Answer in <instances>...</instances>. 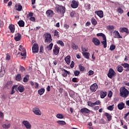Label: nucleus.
<instances>
[{"label":"nucleus","instance_id":"nucleus-12","mask_svg":"<svg viewBox=\"0 0 129 129\" xmlns=\"http://www.w3.org/2000/svg\"><path fill=\"white\" fill-rule=\"evenodd\" d=\"M80 111L82 113H89L90 112H91V113H93V111H90V110L87 109V108H82Z\"/></svg>","mask_w":129,"mask_h":129},{"label":"nucleus","instance_id":"nucleus-5","mask_svg":"<svg viewBox=\"0 0 129 129\" xmlns=\"http://www.w3.org/2000/svg\"><path fill=\"white\" fill-rule=\"evenodd\" d=\"M90 89L91 90L92 92H95V91L98 89V86L97 85V84L95 83L93 85H91Z\"/></svg>","mask_w":129,"mask_h":129},{"label":"nucleus","instance_id":"nucleus-11","mask_svg":"<svg viewBox=\"0 0 129 129\" xmlns=\"http://www.w3.org/2000/svg\"><path fill=\"white\" fill-rule=\"evenodd\" d=\"M46 15L48 18H52L54 16V11L48 10L46 12Z\"/></svg>","mask_w":129,"mask_h":129},{"label":"nucleus","instance_id":"nucleus-7","mask_svg":"<svg viewBox=\"0 0 129 129\" xmlns=\"http://www.w3.org/2000/svg\"><path fill=\"white\" fill-rule=\"evenodd\" d=\"M39 52V45L34 43L32 46V53H38Z\"/></svg>","mask_w":129,"mask_h":129},{"label":"nucleus","instance_id":"nucleus-37","mask_svg":"<svg viewBox=\"0 0 129 129\" xmlns=\"http://www.w3.org/2000/svg\"><path fill=\"white\" fill-rule=\"evenodd\" d=\"M53 43H51L46 47V49L48 50V51L52 50L53 48Z\"/></svg>","mask_w":129,"mask_h":129},{"label":"nucleus","instance_id":"nucleus-14","mask_svg":"<svg viewBox=\"0 0 129 129\" xmlns=\"http://www.w3.org/2000/svg\"><path fill=\"white\" fill-rule=\"evenodd\" d=\"M62 71H64V72H63L61 74V75L63 77H67V75H71V73H70V72L66 70V69H62Z\"/></svg>","mask_w":129,"mask_h":129},{"label":"nucleus","instance_id":"nucleus-59","mask_svg":"<svg viewBox=\"0 0 129 129\" xmlns=\"http://www.w3.org/2000/svg\"><path fill=\"white\" fill-rule=\"evenodd\" d=\"M82 50L83 52H87V51H88V48H85V47H83V46H82Z\"/></svg>","mask_w":129,"mask_h":129},{"label":"nucleus","instance_id":"nucleus-4","mask_svg":"<svg viewBox=\"0 0 129 129\" xmlns=\"http://www.w3.org/2000/svg\"><path fill=\"white\" fill-rule=\"evenodd\" d=\"M107 76L110 79H112L113 77H115V76H116V73H115L114 70L112 68H110L108 71Z\"/></svg>","mask_w":129,"mask_h":129},{"label":"nucleus","instance_id":"nucleus-20","mask_svg":"<svg viewBox=\"0 0 129 129\" xmlns=\"http://www.w3.org/2000/svg\"><path fill=\"white\" fill-rule=\"evenodd\" d=\"M122 66L124 68L125 72L129 71V64L127 63H124L121 64Z\"/></svg>","mask_w":129,"mask_h":129},{"label":"nucleus","instance_id":"nucleus-22","mask_svg":"<svg viewBox=\"0 0 129 129\" xmlns=\"http://www.w3.org/2000/svg\"><path fill=\"white\" fill-rule=\"evenodd\" d=\"M100 98H104L107 95V92H104L103 91H100Z\"/></svg>","mask_w":129,"mask_h":129},{"label":"nucleus","instance_id":"nucleus-58","mask_svg":"<svg viewBox=\"0 0 129 129\" xmlns=\"http://www.w3.org/2000/svg\"><path fill=\"white\" fill-rule=\"evenodd\" d=\"M33 16H34V13H33V12H30L29 13L28 15L27 16V18L29 17H33Z\"/></svg>","mask_w":129,"mask_h":129},{"label":"nucleus","instance_id":"nucleus-45","mask_svg":"<svg viewBox=\"0 0 129 129\" xmlns=\"http://www.w3.org/2000/svg\"><path fill=\"white\" fill-rule=\"evenodd\" d=\"M54 36L56 37L57 38H59V32L57 30H54Z\"/></svg>","mask_w":129,"mask_h":129},{"label":"nucleus","instance_id":"nucleus-48","mask_svg":"<svg viewBox=\"0 0 129 129\" xmlns=\"http://www.w3.org/2000/svg\"><path fill=\"white\" fill-rule=\"evenodd\" d=\"M100 103H101L100 101L97 100L96 102H94V106H95V105H100Z\"/></svg>","mask_w":129,"mask_h":129},{"label":"nucleus","instance_id":"nucleus-9","mask_svg":"<svg viewBox=\"0 0 129 129\" xmlns=\"http://www.w3.org/2000/svg\"><path fill=\"white\" fill-rule=\"evenodd\" d=\"M113 34L114 38L117 39H122V36H120V34H119V32H118V31L115 30Z\"/></svg>","mask_w":129,"mask_h":129},{"label":"nucleus","instance_id":"nucleus-44","mask_svg":"<svg viewBox=\"0 0 129 129\" xmlns=\"http://www.w3.org/2000/svg\"><path fill=\"white\" fill-rule=\"evenodd\" d=\"M115 45L111 44L110 46L109 50H110V51H113V50L115 49Z\"/></svg>","mask_w":129,"mask_h":129},{"label":"nucleus","instance_id":"nucleus-62","mask_svg":"<svg viewBox=\"0 0 129 129\" xmlns=\"http://www.w3.org/2000/svg\"><path fill=\"white\" fill-rule=\"evenodd\" d=\"M73 82H78V79L77 78H74L72 79Z\"/></svg>","mask_w":129,"mask_h":129},{"label":"nucleus","instance_id":"nucleus-23","mask_svg":"<svg viewBox=\"0 0 129 129\" xmlns=\"http://www.w3.org/2000/svg\"><path fill=\"white\" fill-rule=\"evenodd\" d=\"M117 107L119 110L123 109V108H125V107H124V103H123V102H121L119 103L117 105Z\"/></svg>","mask_w":129,"mask_h":129},{"label":"nucleus","instance_id":"nucleus-52","mask_svg":"<svg viewBox=\"0 0 129 129\" xmlns=\"http://www.w3.org/2000/svg\"><path fill=\"white\" fill-rule=\"evenodd\" d=\"M10 126L11 125L10 124H4L3 125V127H4V128H9V127H10Z\"/></svg>","mask_w":129,"mask_h":129},{"label":"nucleus","instance_id":"nucleus-42","mask_svg":"<svg viewBox=\"0 0 129 129\" xmlns=\"http://www.w3.org/2000/svg\"><path fill=\"white\" fill-rule=\"evenodd\" d=\"M116 11L118 13H119V14L123 13V10H122L120 7L118 8Z\"/></svg>","mask_w":129,"mask_h":129},{"label":"nucleus","instance_id":"nucleus-1","mask_svg":"<svg viewBox=\"0 0 129 129\" xmlns=\"http://www.w3.org/2000/svg\"><path fill=\"white\" fill-rule=\"evenodd\" d=\"M120 96L123 98H126L129 95V91L124 87L120 88Z\"/></svg>","mask_w":129,"mask_h":129},{"label":"nucleus","instance_id":"nucleus-27","mask_svg":"<svg viewBox=\"0 0 129 129\" xmlns=\"http://www.w3.org/2000/svg\"><path fill=\"white\" fill-rule=\"evenodd\" d=\"M103 40H104L101 41V43L102 45H103V48H106V47H107V41L106 40V39H103Z\"/></svg>","mask_w":129,"mask_h":129},{"label":"nucleus","instance_id":"nucleus-41","mask_svg":"<svg viewBox=\"0 0 129 129\" xmlns=\"http://www.w3.org/2000/svg\"><path fill=\"white\" fill-rule=\"evenodd\" d=\"M56 117L57 118H60V119L64 118V115H63V114L58 113L56 115Z\"/></svg>","mask_w":129,"mask_h":129},{"label":"nucleus","instance_id":"nucleus-16","mask_svg":"<svg viewBox=\"0 0 129 129\" xmlns=\"http://www.w3.org/2000/svg\"><path fill=\"white\" fill-rule=\"evenodd\" d=\"M64 61L68 65H70V63H71V56L70 55L67 56L64 58Z\"/></svg>","mask_w":129,"mask_h":129},{"label":"nucleus","instance_id":"nucleus-3","mask_svg":"<svg viewBox=\"0 0 129 129\" xmlns=\"http://www.w3.org/2000/svg\"><path fill=\"white\" fill-rule=\"evenodd\" d=\"M43 36L45 39L44 40L45 43H47V44H50V43L52 42L53 39H52V36H51V34L46 33L43 35Z\"/></svg>","mask_w":129,"mask_h":129},{"label":"nucleus","instance_id":"nucleus-60","mask_svg":"<svg viewBox=\"0 0 129 129\" xmlns=\"http://www.w3.org/2000/svg\"><path fill=\"white\" fill-rule=\"evenodd\" d=\"M74 65H75V63L74 62V61H72L71 64H70L71 68H74Z\"/></svg>","mask_w":129,"mask_h":129},{"label":"nucleus","instance_id":"nucleus-31","mask_svg":"<svg viewBox=\"0 0 129 129\" xmlns=\"http://www.w3.org/2000/svg\"><path fill=\"white\" fill-rule=\"evenodd\" d=\"M83 55L86 59H89V56H90V53L88 52H83Z\"/></svg>","mask_w":129,"mask_h":129},{"label":"nucleus","instance_id":"nucleus-2","mask_svg":"<svg viewBox=\"0 0 129 129\" xmlns=\"http://www.w3.org/2000/svg\"><path fill=\"white\" fill-rule=\"evenodd\" d=\"M55 10L58 14H60V15H61V17H64V14H65V12L66 11L65 7L57 5L55 7Z\"/></svg>","mask_w":129,"mask_h":129},{"label":"nucleus","instance_id":"nucleus-40","mask_svg":"<svg viewBox=\"0 0 129 129\" xmlns=\"http://www.w3.org/2000/svg\"><path fill=\"white\" fill-rule=\"evenodd\" d=\"M114 105H110L109 106L107 107V109H108V110H110V111H112V110H113L114 109V107L113 106Z\"/></svg>","mask_w":129,"mask_h":129},{"label":"nucleus","instance_id":"nucleus-56","mask_svg":"<svg viewBox=\"0 0 129 129\" xmlns=\"http://www.w3.org/2000/svg\"><path fill=\"white\" fill-rule=\"evenodd\" d=\"M94 74V72H93L92 70H90L88 72V76H91V75H93Z\"/></svg>","mask_w":129,"mask_h":129},{"label":"nucleus","instance_id":"nucleus-33","mask_svg":"<svg viewBox=\"0 0 129 129\" xmlns=\"http://www.w3.org/2000/svg\"><path fill=\"white\" fill-rule=\"evenodd\" d=\"M91 23L93 26H96L97 25V21L94 18L91 19Z\"/></svg>","mask_w":129,"mask_h":129},{"label":"nucleus","instance_id":"nucleus-26","mask_svg":"<svg viewBox=\"0 0 129 129\" xmlns=\"http://www.w3.org/2000/svg\"><path fill=\"white\" fill-rule=\"evenodd\" d=\"M116 70L118 72H119V73H121V72L123 71V68L121 66L118 65L116 67Z\"/></svg>","mask_w":129,"mask_h":129},{"label":"nucleus","instance_id":"nucleus-17","mask_svg":"<svg viewBox=\"0 0 129 129\" xmlns=\"http://www.w3.org/2000/svg\"><path fill=\"white\" fill-rule=\"evenodd\" d=\"M9 30H10L11 33L14 34L15 33V31L16 30V28L15 27V25L14 24H11L9 26Z\"/></svg>","mask_w":129,"mask_h":129},{"label":"nucleus","instance_id":"nucleus-50","mask_svg":"<svg viewBox=\"0 0 129 129\" xmlns=\"http://www.w3.org/2000/svg\"><path fill=\"white\" fill-rule=\"evenodd\" d=\"M6 60H8V61H10L11 60V55H10L9 53L6 54Z\"/></svg>","mask_w":129,"mask_h":129},{"label":"nucleus","instance_id":"nucleus-49","mask_svg":"<svg viewBox=\"0 0 129 129\" xmlns=\"http://www.w3.org/2000/svg\"><path fill=\"white\" fill-rule=\"evenodd\" d=\"M79 68L80 69V71L82 72L84 71V69H85V68H84V67L82 66V64H80L79 66Z\"/></svg>","mask_w":129,"mask_h":129},{"label":"nucleus","instance_id":"nucleus-51","mask_svg":"<svg viewBox=\"0 0 129 129\" xmlns=\"http://www.w3.org/2000/svg\"><path fill=\"white\" fill-rule=\"evenodd\" d=\"M22 9H23V7L22 6V5H19L18 6V8H17V10L19 12H21V11H22Z\"/></svg>","mask_w":129,"mask_h":129},{"label":"nucleus","instance_id":"nucleus-46","mask_svg":"<svg viewBox=\"0 0 129 129\" xmlns=\"http://www.w3.org/2000/svg\"><path fill=\"white\" fill-rule=\"evenodd\" d=\"M87 104L88 106H90L91 107H93V106H94V103L92 102L91 101H88Z\"/></svg>","mask_w":129,"mask_h":129},{"label":"nucleus","instance_id":"nucleus-24","mask_svg":"<svg viewBox=\"0 0 129 129\" xmlns=\"http://www.w3.org/2000/svg\"><path fill=\"white\" fill-rule=\"evenodd\" d=\"M120 32H121V33H126V34H129L128 29L126 27L121 28Z\"/></svg>","mask_w":129,"mask_h":129},{"label":"nucleus","instance_id":"nucleus-6","mask_svg":"<svg viewBox=\"0 0 129 129\" xmlns=\"http://www.w3.org/2000/svg\"><path fill=\"white\" fill-rule=\"evenodd\" d=\"M32 111L36 115H41L42 114V112H41V110H40V108L37 107L33 108Z\"/></svg>","mask_w":129,"mask_h":129},{"label":"nucleus","instance_id":"nucleus-28","mask_svg":"<svg viewBox=\"0 0 129 129\" xmlns=\"http://www.w3.org/2000/svg\"><path fill=\"white\" fill-rule=\"evenodd\" d=\"M17 87H18V85L13 86L12 87V91L10 93V94H11V95H13V94H14V93H16V91L14 90V89H15L17 91H18V90L17 89Z\"/></svg>","mask_w":129,"mask_h":129},{"label":"nucleus","instance_id":"nucleus-39","mask_svg":"<svg viewBox=\"0 0 129 129\" xmlns=\"http://www.w3.org/2000/svg\"><path fill=\"white\" fill-rule=\"evenodd\" d=\"M5 73H6V72H5L4 70H3V69H0V77H3Z\"/></svg>","mask_w":129,"mask_h":129},{"label":"nucleus","instance_id":"nucleus-64","mask_svg":"<svg viewBox=\"0 0 129 129\" xmlns=\"http://www.w3.org/2000/svg\"><path fill=\"white\" fill-rule=\"evenodd\" d=\"M75 15V12H74V11L70 13V16H71V18H73V17H74Z\"/></svg>","mask_w":129,"mask_h":129},{"label":"nucleus","instance_id":"nucleus-38","mask_svg":"<svg viewBox=\"0 0 129 129\" xmlns=\"http://www.w3.org/2000/svg\"><path fill=\"white\" fill-rule=\"evenodd\" d=\"M72 49H73V50H77V49H78V45H76V44H75V43H72Z\"/></svg>","mask_w":129,"mask_h":129},{"label":"nucleus","instance_id":"nucleus-10","mask_svg":"<svg viewBox=\"0 0 129 129\" xmlns=\"http://www.w3.org/2000/svg\"><path fill=\"white\" fill-rule=\"evenodd\" d=\"M60 52V48L57 45H54L53 49V54H55L56 55L59 54Z\"/></svg>","mask_w":129,"mask_h":129},{"label":"nucleus","instance_id":"nucleus-34","mask_svg":"<svg viewBox=\"0 0 129 129\" xmlns=\"http://www.w3.org/2000/svg\"><path fill=\"white\" fill-rule=\"evenodd\" d=\"M30 76L29 75H26L25 76V77H24L23 78V82H24L25 83L28 82V81H29V79L28 78H29Z\"/></svg>","mask_w":129,"mask_h":129},{"label":"nucleus","instance_id":"nucleus-29","mask_svg":"<svg viewBox=\"0 0 129 129\" xmlns=\"http://www.w3.org/2000/svg\"><path fill=\"white\" fill-rule=\"evenodd\" d=\"M97 37H102L103 40H106V36H105V35L102 33L97 34Z\"/></svg>","mask_w":129,"mask_h":129},{"label":"nucleus","instance_id":"nucleus-54","mask_svg":"<svg viewBox=\"0 0 129 129\" xmlns=\"http://www.w3.org/2000/svg\"><path fill=\"white\" fill-rule=\"evenodd\" d=\"M114 29V26L112 25V26H109L108 27V30L109 31H112V30H113Z\"/></svg>","mask_w":129,"mask_h":129},{"label":"nucleus","instance_id":"nucleus-15","mask_svg":"<svg viewBox=\"0 0 129 129\" xmlns=\"http://www.w3.org/2000/svg\"><path fill=\"white\" fill-rule=\"evenodd\" d=\"M92 42L95 46H99V45H100V41L96 38H93Z\"/></svg>","mask_w":129,"mask_h":129},{"label":"nucleus","instance_id":"nucleus-35","mask_svg":"<svg viewBox=\"0 0 129 129\" xmlns=\"http://www.w3.org/2000/svg\"><path fill=\"white\" fill-rule=\"evenodd\" d=\"M19 27H24L25 26V22L23 20H20L18 23Z\"/></svg>","mask_w":129,"mask_h":129},{"label":"nucleus","instance_id":"nucleus-36","mask_svg":"<svg viewBox=\"0 0 129 129\" xmlns=\"http://www.w3.org/2000/svg\"><path fill=\"white\" fill-rule=\"evenodd\" d=\"M57 122L60 125H65V124H66V122H65V121H63V120H58V121H57Z\"/></svg>","mask_w":129,"mask_h":129},{"label":"nucleus","instance_id":"nucleus-18","mask_svg":"<svg viewBox=\"0 0 129 129\" xmlns=\"http://www.w3.org/2000/svg\"><path fill=\"white\" fill-rule=\"evenodd\" d=\"M95 14H96L97 16H98L99 18H103V11H95Z\"/></svg>","mask_w":129,"mask_h":129},{"label":"nucleus","instance_id":"nucleus-57","mask_svg":"<svg viewBox=\"0 0 129 129\" xmlns=\"http://www.w3.org/2000/svg\"><path fill=\"white\" fill-rule=\"evenodd\" d=\"M99 122L101 124H104V123H105V121L104 120V119L102 118V119H100Z\"/></svg>","mask_w":129,"mask_h":129},{"label":"nucleus","instance_id":"nucleus-13","mask_svg":"<svg viewBox=\"0 0 129 129\" xmlns=\"http://www.w3.org/2000/svg\"><path fill=\"white\" fill-rule=\"evenodd\" d=\"M23 124L25 125V126L26 127L27 129H31L32 127V126L31 125V124L29 121L27 120H24L23 121Z\"/></svg>","mask_w":129,"mask_h":129},{"label":"nucleus","instance_id":"nucleus-8","mask_svg":"<svg viewBox=\"0 0 129 129\" xmlns=\"http://www.w3.org/2000/svg\"><path fill=\"white\" fill-rule=\"evenodd\" d=\"M79 6V2L75 0L72 1L71 7L73 9H77Z\"/></svg>","mask_w":129,"mask_h":129},{"label":"nucleus","instance_id":"nucleus-30","mask_svg":"<svg viewBox=\"0 0 129 129\" xmlns=\"http://www.w3.org/2000/svg\"><path fill=\"white\" fill-rule=\"evenodd\" d=\"M38 92L39 95H43V94H44V93L45 92V89L41 88L40 89L38 90Z\"/></svg>","mask_w":129,"mask_h":129},{"label":"nucleus","instance_id":"nucleus-19","mask_svg":"<svg viewBox=\"0 0 129 129\" xmlns=\"http://www.w3.org/2000/svg\"><path fill=\"white\" fill-rule=\"evenodd\" d=\"M17 91H19L22 93L25 91V87H24L23 85H20L18 87H17Z\"/></svg>","mask_w":129,"mask_h":129},{"label":"nucleus","instance_id":"nucleus-43","mask_svg":"<svg viewBox=\"0 0 129 129\" xmlns=\"http://www.w3.org/2000/svg\"><path fill=\"white\" fill-rule=\"evenodd\" d=\"M57 44H58V45H60L61 47H64V42H63V41L61 40H58L57 41Z\"/></svg>","mask_w":129,"mask_h":129},{"label":"nucleus","instance_id":"nucleus-25","mask_svg":"<svg viewBox=\"0 0 129 129\" xmlns=\"http://www.w3.org/2000/svg\"><path fill=\"white\" fill-rule=\"evenodd\" d=\"M104 115L105 116H106L108 121H110V120H111V119H112V116H111V115L109 114L107 112H105L104 113Z\"/></svg>","mask_w":129,"mask_h":129},{"label":"nucleus","instance_id":"nucleus-47","mask_svg":"<svg viewBox=\"0 0 129 129\" xmlns=\"http://www.w3.org/2000/svg\"><path fill=\"white\" fill-rule=\"evenodd\" d=\"M87 104L88 106H90L91 107H93V106H94V103L92 102L91 101H88Z\"/></svg>","mask_w":129,"mask_h":129},{"label":"nucleus","instance_id":"nucleus-53","mask_svg":"<svg viewBox=\"0 0 129 129\" xmlns=\"http://www.w3.org/2000/svg\"><path fill=\"white\" fill-rule=\"evenodd\" d=\"M80 74V72L79 71H75L74 72V75L76 76H78Z\"/></svg>","mask_w":129,"mask_h":129},{"label":"nucleus","instance_id":"nucleus-21","mask_svg":"<svg viewBox=\"0 0 129 129\" xmlns=\"http://www.w3.org/2000/svg\"><path fill=\"white\" fill-rule=\"evenodd\" d=\"M15 36L16 37H14V40H15L16 42H19V41L21 40L22 35H21L20 33H18Z\"/></svg>","mask_w":129,"mask_h":129},{"label":"nucleus","instance_id":"nucleus-32","mask_svg":"<svg viewBox=\"0 0 129 129\" xmlns=\"http://www.w3.org/2000/svg\"><path fill=\"white\" fill-rule=\"evenodd\" d=\"M16 80L17 81H21L22 80V76L21 75V74H18L16 77Z\"/></svg>","mask_w":129,"mask_h":129},{"label":"nucleus","instance_id":"nucleus-63","mask_svg":"<svg viewBox=\"0 0 129 129\" xmlns=\"http://www.w3.org/2000/svg\"><path fill=\"white\" fill-rule=\"evenodd\" d=\"M4 116H5L4 113H3L2 111H0V118H4Z\"/></svg>","mask_w":129,"mask_h":129},{"label":"nucleus","instance_id":"nucleus-61","mask_svg":"<svg viewBox=\"0 0 129 129\" xmlns=\"http://www.w3.org/2000/svg\"><path fill=\"white\" fill-rule=\"evenodd\" d=\"M112 92L110 91L109 93L108 94V97L110 98L112 97Z\"/></svg>","mask_w":129,"mask_h":129},{"label":"nucleus","instance_id":"nucleus-55","mask_svg":"<svg viewBox=\"0 0 129 129\" xmlns=\"http://www.w3.org/2000/svg\"><path fill=\"white\" fill-rule=\"evenodd\" d=\"M20 70H21V71L22 72H24V71H26V69L24 67L20 66Z\"/></svg>","mask_w":129,"mask_h":129}]
</instances>
